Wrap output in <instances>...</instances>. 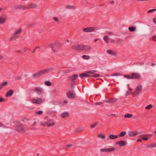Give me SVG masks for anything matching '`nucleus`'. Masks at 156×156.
I'll use <instances>...</instances> for the list:
<instances>
[{"mask_svg":"<svg viewBox=\"0 0 156 156\" xmlns=\"http://www.w3.org/2000/svg\"><path fill=\"white\" fill-rule=\"evenodd\" d=\"M54 68L53 67L50 68L48 69H46L40 71L33 74V77L34 78H38L43 75L48 73L51 71H53Z\"/></svg>","mask_w":156,"mask_h":156,"instance_id":"obj_1","label":"nucleus"},{"mask_svg":"<svg viewBox=\"0 0 156 156\" xmlns=\"http://www.w3.org/2000/svg\"><path fill=\"white\" fill-rule=\"evenodd\" d=\"M62 44L58 42H55V43L49 44L48 46L51 48L54 53L58 52L59 49L61 47Z\"/></svg>","mask_w":156,"mask_h":156,"instance_id":"obj_2","label":"nucleus"},{"mask_svg":"<svg viewBox=\"0 0 156 156\" xmlns=\"http://www.w3.org/2000/svg\"><path fill=\"white\" fill-rule=\"evenodd\" d=\"M22 32V30L21 29L16 30L15 31L13 34L12 36L9 38V41H15L17 38L20 37L19 35V34H20Z\"/></svg>","mask_w":156,"mask_h":156,"instance_id":"obj_3","label":"nucleus"},{"mask_svg":"<svg viewBox=\"0 0 156 156\" xmlns=\"http://www.w3.org/2000/svg\"><path fill=\"white\" fill-rule=\"evenodd\" d=\"M142 89V87L141 85L138 86L135 89L134 92L133 94L135 95H137L140 94Z\"/></svg>","mask_w":156,"mask_h":156,"instance_id":"obj_4","label":"nucleus"},{"mask_svg":"<svg viewBox=\"0 0 156 156\" xmlns=\"http://www.w3.org/2000/svg\"><path fill=\"white\" fill-rule=\"evenodd\" d=\"M66 95L67 97L69 98H75L76 94L74 93L73 90H71L66 93Z\"/></svg>","mask_w":156,"mask_h":156,"instance_id":"obj_5","label":"nucleus"},{"mask_svg":"<svg viewBox=\"0 0 156 156\" xmlns=\"http://www.w3.org/2000/svg\"><path fill=\"white\" fill-rule=\"evenodd\" d=\"M32 102L33 104L37 105L41 104L42 102V99L41 98L37 97L34 98L31 101Z\"/></svg>","mask_w":156,"mask_h":156,"instance_id":"obj_6","label":"nucleus"},{"mask_svg":"<svg viewBox=\"0 0 156 156\" xmlns=\"http://www.w3.org/2000/svg\"><path fill=\"white\" fill-rule=\"evenodd\" d=\"M81 51H86L90 50L91 49L90 47L86 45H81Z\"/></svg>","mask_w":156,"mask_h":156,"instance_id":"obj_7","label":"nucleus"},{"mask_svg":"<svg viewBox=\"0 0 156 156\" xmlns=\"http://www.w3.org/2000/svg\"><path fill=\"white\" fill-rule=\"evenodd\" d=\"M132 79H135L136 80L140 79L141 76L138 73H131Z\"/></svg>","mask_w":156,"mask_h":156,"instance_id":"obj_8","label":"nucleus"},{"mask_svg":"<svg viewBox=\"0 0 156 156\" xmlns=\"http://www.w3.org/2000/svg\"><path fill=\"white\" fill-rule=\"evenodd\" d=\"M23 125L20 123H18L16 124V128L18 132L22 131L24 130Z\"/></svg>","mask_w":156,"mask_h":156,"instance_id":"obj_9","label":"nucleus"},{"mask_svg":"<svg viewBox=\"0 0 156 156\" xmlns=\"http://www.w3.org/2000/svg\"><path fill=\"white\" fill-rule=\"evenodd\" d=\"M140 136L142 137V139L146 141L148 140V138H151L152 137V135L151 134H147L144 135H142Z\"/></svg>","mask_w":156,"mask_h":156,"instance_id":"obj_10","label":"nucleus"},{"mask_svg":"<svg viewBox=\"0 0 156 156\" xmlns=\"http://www.w3.org/2000/svg\"><path fill=\"white\" fill-rule=\"evenodd\" d=\"M14 9L16 10H17L20 9H27V5L24 6L22 5H16L15 6Z\"/></svg>","mask_w":156,"mask_h":156,"instance_id":"obj_11","label":"nucleus"},{"mask_svg":"<svg viewBox=\"0 0 156 156\" xmlns=\"http://www.w3.org/2000/svg\"><path fill=\"white\" fill-rule=\"evenodd\" d=\"M95 29L94 27H88L83 29V31L85 32H90L93 31Z\"/></svg>","mask_w":156,"mask_h":156,"instance_id":"obj_12","label":"nucleus"},{"mask_svg":"<svg viewBox=\"0 0 156 156\" xmlns=\"http://www.w3.org/2000/svg\"><path fill=\"white\" fill-rule=\"evenodd\" d=\"M140 133V132L138 133V132L136 131H132L129 132L128 135V136H129L133 137L139 133Z\"/></svg>","mask_w":156,"mask_h":156,"instance_id":"obj_13","label":"nucleus"},{"mask_svg":"<svg viewBox=\"0 0 156 156\" xmlns=\"http://www.w3.org/2000/svg\"><path fill=\"white\" fill-rule=\"evenodd\" d=\"M116 144L119 145L120 147L124 146L126 144V143L124 140H120L116 142Z\"/></svg>","mask_w":156,"mask_h":156,"instance_id":"obj_14","label":"nucleus"},{"mask_svg":"<svg viewBox=\"0 0 156 156\" xmlns=\"http://www.w3.org/2000/svg\"><path fill=\"white\" fill-rule=\"evenodd\" d=\"M42 89L40 87H36L34 90V91L36 92V93L38 95H40L41 93Z\"/></svg>","mask_w":156,"mask_h":156,"instance_id":"obj_15","label":"nucleus"},{"mask_svg":"<svg viewBox=\"0 0 156 156\" xmlns=\"http://www.w3.org/2000/svg\"><path fill=\"white\" fill-rule=\"evenodd\" d=\"M81 45L78 44L74 45L72 46V49L75 51L79 50L80 51Z\"/></svg>","mask_w":156,"mask_h":156,"instance_id":"obj_16","label":"nucleus"},{"mask_svg":"<svg viewBox=\"0 0 156 156\" xmlns=\"http://www.w3.org/2000/svg\"><path fill=\"white\" fill-rule=\"evenodd\" d=\"M37 5L34 3H31L28 5L27 6V9L30 8H36L37 7Z\"/></svg>","mask_w":156,"mask_h":156,"instance_id":"obj_17","label":"nucleus"},{"mask_svg":"<svg viewBox=\"0 0 156 156\" xmlns=\"http://www.w3.org/2000/svg\"><path fill=\"white\" fill-rule=\"evenodd\" d=\"M118 137V135H114L113 134H110L108 136L107 140H108L109 139L112 140L115 139L117 138Z\"/></svg>","mask_w":156,"mask_h":156,"instance_id":"obj_18","label":"nucleus"},{"mask_svg":"<svg viewBox=\"0 0 156 156\" xmlns=\"http://www.w3.org/2000/svg\"><path fill=\"white\" fill-rule=\"evenodd\" d=\"M69 116V113L68 112H62L61 114V117L63 118L68 117Z\"/></svg>","mask_w":156,"mask_h":156,"instance_id":"obj_19","label":"nucleus"},{"mask_svg":"<svg viewBox=\"0 0 156 156\" xmlns=\"http://www.w3.org/2000/svg\"><path fill=\"white\" fill-rule=\"evenodd\" d=\"M117 99L116 98H111L108 100H105L104 101L107 103H113L116 101Z\"/></svg>","mask_w":156,"mask_h":156,"instance_id":"obj_20","label":"nucleus"},{"mask_svg":"<svg viewBox=\"0 0 156 156\" xmlns=\"http://www.w3.org/2000/svg\"><path fill=\"white\" fill-rule=\"evenodd\" d=\"M78 76L76 75H72L71 76H69L67 80H74L76 79L78 77Z\"/></svg>","mask_w":156,"mask_h":156,"instance_id":"obj_21","label":"nucleus"},{"mask_svg":"<svg viewBox=\"0 0 156 156\" xmlns=\"http://www.w3.org/2000/svg\"><path fill=\"white\" fill-rule=\"evenodd\" d=\"M13 90H12L11 89L9 90L6 94V97H7L8 96H11L13 93Z\"/></svg>","mask_w":156,"mask_h":156,"instance_id":"obj_22","label":"nucleus"},{"mask_svg":"<svg viewBox=\"0 0 156 156\" xmlns=\"http://www.w3.org/2000/svg\"><path fill=\"white\" fill-rule=\"evenodd\" d=\"M6 20V18L2 16H0V24H4Z\"/></svg>","mask_w":156,"mask_h":156,"instance_id":"obj_23","label":"nucleus"},{"mask_svg":"<svg viewBox=\"0 0 156 156\" xmlns=\"http://www.w3.org/2000/svg\"><path fill=\"white\" fill-rule=\"evenodd\" d=\"M80 76L81 77H88L90 76V75L87 74L85 73H82L80 74Z\"/></svg>","mask_w":156,"mask_h":156,"instance_id":"obj_24","label":"nucleus"},{"mask_svg":"<svg viewBox=\"0 0 156 156\" xmlns=\"http://www.w3.org/2000/svg\"><path fill=\"white\" fill-rule=\"evenodd\" d=\"M107 53L109 54L112 55H115L116 54V53L113 51H112L108 50L107 51Z\"/></svg>","mask_w":156,"mask_h":156,"instance_id":"obj_25","label":"nucleus"},{"mask_svg":"<svg viewBox=\"0 0 156 156\" xmlns=\"http://www.w3.org/2000/svg\"><path fill=\"white\" fill-rule=\"evenodd\" d=\"M136 27L135 26L131 27L129 28V30L130 32H133L136 30Z\"/></svg>","mask_w":156,"mask_h":156,"instance_id":"obj_26","label":"nucleus"},{"mask_svg":"<svg viewBox=\"0 0 156 156\" xmlns=\"http://www.w3.org/2000/svg\"><path fill=\"white\" fill-rule=\"evenodd\" d=\"M103 40L105 41L106 43H109L108 37L107 36H105L103 38Z\"/></svg>","mask_w":156,"mask_h":156,"instance_id":"obj_27","label":"nucleus"},{"mask_svg":"<svg viewBox=\"0 0 156 156\" xmlns=\"http://www.w3.org/2000/svg\"><path fill=\"white\" fill-rule=\"evenodd\" d=\"M126 134V131H123L121 132L119 135L118 136L120 137H123L125 136Z\"/></svg>","mask_w":156,"mask_h":156,"instance_id":"obj_28","label":"nucleus"},{"mask_svg":"<svg viewBox=\"0 0 156 156\" xmlns=\"http://www.w3.org/2000/svg\"><path fill=\"white\" fill-rule=\"evenodd\" d=\"M97 72V71L96 70H93L91 71H87L86 72V73H90L93 74H94V73H96Z\"/></svg>","mask_w":156,"mask_h":156,"instance_id":"obj_29","label":"nucleus"},{"mask_svg":"<svg viewBox=\"0 0 156 156\" xmlns=\"http://www.w3.org/2000/svg\"><path fill=\"white\" fill-rule=\"evenodd\" d=\"M123 76L126 78L132 79L131 73L130 75H124Z\"/></svg>","mask_w":156,"mask_h":156,"instance_id":"obj_30","label":"nucleus"},{"mask_svg":"<svg viewBox=\"0 0 156 156\" xmlns=\"http://www.w3.org/2000/svg\"><path fill=\"white\" fill-rule=\"evenodd\" d=\"M55 123L54 122H52L50 123H47V126L48 127H50L51 126H55Z\"/></svg>","mask_w":156,"mask_h":156,"instance_id":"obj_31","label":"nucleus"},{"mask_svg":"<svg viewBox=\"0 0 156 156\" xmlns=\"http://www.w3.org/2000/svg\"><path fill=\"white\" fill-rule=\"evenodd\" d=\"M98 123V122H96L95 123L92 124L90 126V127L91 128H93L94 127H95Z\"/></svg>","mask_w":156,"mask_h":156,"instance_id":"obj_32","label":"nucleus"},{"mask_svg":"<svg viewBox=\"0 0 156 156\" xmlns=\"http://www.w3.org/2000/svg\"><path fill=\"white\" fill-rule=\"evenodd\" d=\"M98 137L102 139H105V136L102 134H100L98 135Z\"/></svg>","mask_w":156,"mask_h":156,"instance_id":"obj_33","label":"nucleus"},{"mask_svg":"<svg viewBox=\"0 0 156 156\" xmlns=\"http://www.w3.org/2000/svg\"><path fill=\"white\" fill-rule=\"evenodd\" d=\"M133 115L131 114H125L124 115V117L125 118H130L132 117Z\"/></svg>","mask_w":156,"mask_h":156,"instance_id":"obj_34","label":"nucleus"},{"mask_svg":"<svg viewBox=\"0 0 156 156\" xmlns=\"http://www.w3.org/2000/svg\"><path fill=\"white\" fill-rule=\"evenodd\" d=\"M115 149L113 147H112L110 148L107 149V152H112L115 151Z\"/></svg>","mask_w":156,"mask_h":156,"instance_id":"obj_35","label":"nucleus"},{"mask_svg":"<svg viewBox=\"0 0 156 156\" xmlns=\"http://www.w3.org/2000/svg\"><path fill=\"white\" fill-rule=\"evenodd\" d=\"M66 8L67 9H75V7L73 5H67L66 6Z\"/></svg>","mask_w":156,"mask_h":156,"instance_id":"obj_36","label":"nucleus"},{"mask_svg":"<svg viewBox=\"0 0 156 156\" xmlns=\"http://www.w3.org/2000/svg\"><path fill=\"white\" fill-rule=\"evenodd\" d=\"M156 147V143H153L151 144H150L148 146V147H151V148H153L154 147Z\"/></svg>","mask_w":156,"mask_h":156,"instance_id":"obj_37","label":"nucleus"},{"mask_svg":"<svg viewBox=\"0 0 156 156\" xmlns=\"http://www.w3.org/2000/svg\"><path fill=\"white\" fill-rule=\"evenodd\" d=\"M44 84L47 86H50L51 85V83L49 81H46L45 83Z\"/></svg>","mask_w":156,"mask_h":156,"instance_id":"obj_38","label":"nucleus"},{"mask_svg":"<svg viewBox=\"0 0 156 156\" xmlns=\"http://www.w3.org/2000/svg\"><path fill=\"white\" fill-rule=\"evenodd\" d=\"M82 58L84 59H90V56L88 55H83L82 56Z\"/></svg>","mask_w":156,"mask_h":156,"instance_id":"obj_39","label":"nucleus"},{"mask_svg":"<svg viewBox=\"0 0 156 156\" xmlns=\"http://www.w3.org/2000/svg\"><path fill=\"white\" fill-rule=\"evenodd\" d=\"M90 76H92L94 77H98L100 76V75L98 74L94 73L92 74V75H90Z\"/></svg>","mask_w":156,"mask_h":156,"instance_id":"obj_40","label":"nucleus"},{"mask_svg":"<svg viewBox=\"0 0 156 156\" xmlns=\"http://www.w3.org/2000/svg\"><path fill=\"white\" fill-rule=\"evenodd\" d=\"M122 75L120 73H115L113 74H112L111 76H122Z\"/></svg>","mask_w":156,"mask_h":156,"instance_id":"obj_41","label":"nucleus"},{"mask_svg":"<svg viewBox=\"0 0 156 156\" xmlns=\"http://www.w3.org/2000/svg\"><path fill=\"white\" fill-rule=\"evenodd\" d=\"M152 107V105L151 104H150L145 107V109H146L148 110L151 108Z\"/></svg>","mask_w":156,"mask_h":156,"instance_id":"obj_42","label":"nucleus"},{"mask_svg":"<svg viewBox=\"0 0 156 156\" xmlns=\"http://www.w3.org/2000/svg\"><path fill=\"white\" fill-rule=\"evenodd\" d=\"M43 111L41 110L39 111L36 112V114L39 115H42L43 114Z\"/></svg>","mask_w":156,"mask_h":156,"instance_id":"obj_43","label":"nucleus"},{"mask_svg":"<svg viewBox=\"0 0 156 156\" xmlns=\"http://www.w3.org/2000/svg\"><path fill=\"white\" fill-rule=\"evenodd\" d=\"M53 20H54L55 21L57 22L58 23H59L60 22V21L59 20L58 18L56 17H54L53 18Z\"/></svg>","mask_w":156,"mask_h":156,"instance_id":"obj_44","label":"nucleus"},{"mask_svg":"<svg viewBox=\"0 0 156 156\" xmlns=\"http://www.w3.org/2000/svg\"><path fill=\"white\" fill-rule=\"evenodd\" d=\"M156 11V9H151V10H148L147 12L148 13H151V12H153L154 11Z\"/></svg>","mask_w":156,"mask_h":156,"instance_id":"obj_45","label":"nucleus"},{"mask_svg":"<svg viewBox=\"0 0 156 156\" xmlns=\"http://www.w3.org/2000/svg\"><path fill=\"white\" fill-rule=\"evenodd\" d=\"M7 83L8 82L7 81H5L4 83H2L1 84L2 85V87H3V86H6L7 84Z\"/></svg>","mask_w":156,"mask_h":156,"instance_id":"obj_46","label":"nucleus"},{"mask_svg":"<svg viewBox=\"0 0 156 156\" xmlns=\"http://www.w3.org/2000/svg\"><path fill=\"white\" fill-rule=\"evenodd\" d=\"M123 42V40L121 39H119L117 41L118 44L121 43Z\"/></svg>","mask_w":156,"mask_h":156,"instance_id":"obj_47","label":"nucleus"},{"mask_svg":"<svg viewBox=\"0 0 156 156\" xmlns=\"http://www.w3.org/2000/svg\"><path fill=\"white\" fill-rule=\"evenodd\" d=\"M101 152H107V149L102 148L100 149Z\"/></svg>","mask_w":156,"mask_h":156,"instance_id":"obj_48","label":"nucleus"},{"mask_svg":"<svg viewBox=\"0 0 156 156\" xmlns=\"http://www.w3.org/2000/svg\"><path fill=\"white\" fill-rule=\"evenodd\" d=\"M41 125L43 126H44L46 125H47V121L46 122H41Z\"/></svg>","mask_w":156,"mask_h":156,"instance_id":"obj_49","label":"nucleus"},{"mask_svg":"<svg viewBox=\"0 0 156 156\" xmlns=\"http://www.w3.org/2000/svg\"><path fill=\"white\" fill-rule=\"evenodd\" d=\"M47 123H51L52 122H53V120H51V119H49L47 121Z\"/></svg>","mask_w":156,"mask_h":156,"instance_id":"obj_50","label":"nucleus"},{"mask_svg":"<svg viewBox=\"0 0 156 156\" xmlns=\"http://www.w3.org/2000/svg\"><path fill=\"white\" fill-rule=\"evenodd\" d=\"M69 72V71L68 70H63V71H60V72H61L62 73H68Z\"/></svg>","mask_w":156,"mask_h":156,"instance_id":"obj_51","label":"nucleus"},{"mask_svg":"<svg viewBox=\"0 0 156 156\" xmlns=\"http://www.w3.org/2000/svg\"><path fill=\"white\" fill-rule=\"evenodd\" d=\"M152 39L154 41H156V36L154 35L152 37Z\"/></svg>","mask_w":156,"mask_h":156,"instance_id":"obj_52","label":"nucleus"},{"mask_svg":"<svg viewBox=\"0 0 156 156\" xmlns=\"http://www.w3.org/2000/svg\"><path fill=\"white\" fill-rule=\"evenodd\" d=\"M132 90V89L131 88H130L129 91L127 93V94H126V95L127 96V95H128L129 94L128 92H129L130 93V92H131Z\"/></svg>","mask_w":156,"mask_h":156,"instance_id":"obj_53","label":"nucleus"},{"mask_svg":"<svg viewBox=\"0 0 156 156\" xmlns=\"http://www.w3.org/2000/svg\"><path fill=\"white\" fill-rule=\"evenodd\" d=\"M101 103L99 102H96L94 104V105H101Z\"/></svg>","mask_w":156,"mask_h":156,"instance_id":"obj_54","label":"nucleus"},{"mask_svg":"<svg viewBox=\"0 0 156 156\" xmlns=\"http://www.w3.org/2000/svg\"><path fill=\"white\" fill-rule=\"evenodd\" d=\"M71 87L72 88H74L75 87V85L73 83H71Z\"/></svg>","mask_w":156,"mask_h":156,"instance_id":"obj_55","label":"nucleus"},{"mask_svg":"<svg viewBox=\"0 0 156 156\" xmlns=\"http://www.w3.org/2000/svg\"><path fill=\"white\" fill-rule=\"evenodd\" d=\"M153 22L156 24V18H154L153 19Z\"/></svg>","mask_w":156,"mask_h":156,"instance_id":"obj_56","label":"nucleus"},{"mask_svg":"<svg viewBox=\"0 0 156 156\" xmlns=\"http://www.w3.org/2000/svg\"><path fill=\"white\" fill-rule=\"evenodd\" d=\"M107 34L110 35H112V33L110 32H107Z\"/></svg>","mask_w":156,"mask_h":156,"instance_id":"obj_57","label":"nucleus"},{"mask_svg":"<svg viewBox=\"0 0 156 156\" xmlns=\"http://www.w3.org/2000/svg\"><path fill=\"white\" fill-rule=\"evenodd\" d=\"M4 101V100L2 98H0V102H2L3 101Z\"/></svg>","mask_w":156,"mask_h":156,"instance_id":"obj_58","label":"nucleus"},{"mask_svg":"<svg viewBox=\"0 0 156 156\" xmlns=\"http://www.w3.org/2000/svg\"><path fill=\"white\" fill-rule=\"evenodd\" d=\"M137 141L138 142H141L142 141V140L141 139L139 138L137 140Z\"/></svg>","mask_w":156,"mask_h":156,"instance_id":"obj_59","label":"nucleus"},{"mask_svg":"<svg viewBox=\"0 0 156 156\" xmlns=\"http://www.w3.org/2000/svg\"><path fill=\"white\" fill-rule=\"evenodd\" d=\"M28 49V48H27V47H25L24 49V51L25 52Z\"/></svg>","mask_w":156,"mask_h":156,"instance_id":"obj_60","label":"nucleus"},{"mask_svg":"<svg viewBox=\"0 0 156 156\" xmlns=\"http://www.w3.org/2000/svg\"><path fill=\"white\" fill-rule=\"evenodd\" d=\"M35 49H40V47L39 46H37L35 48Z\"/></svg>","mask_w":156,"mask_h":156,"instance_id":"obj_61","label":"nucleus"},{"mask_svg":"<svg viewBox=\"0 0 156 156\" xmlns=\"http://www.w3.org/2000/svg\"><path fill=\"white\" fill-rule=\"evenodd\" d=\"M81 129H77L76 130V131L78 132H79L81 131Z\"/></svg>","mask_w":156,"mask_h":156,"instance_id":"obj_62","label":"nucleus"},{"mask_svg":"<svg viewBox=\"0 0 156 156\" xmlns=\"http://www.w3.org/2000/svg\"><path fill=\"white\" fill-rule=\"evenodd\" d=\"M72 146V145L71 144H68L67 145V147H71Z\"/></svg>","mask_w":156,"mask_h":156,"instance_id":"obj_63","label":"nucleus"},{"mask_svg":"<svg viewBox=\"0 0 156 156\" xmlns=\"http://www.w3.org/2000/svg\"><path fill=\"white\" fill-rule=\"evenodd\" d=\"M114 3H115V2L114 1H112L110 2V4H113Z\"/></svg>","mask_w":156,"mask_h":156,"instance_id":"obj_64","label":"nucleus"}]
</instances>
